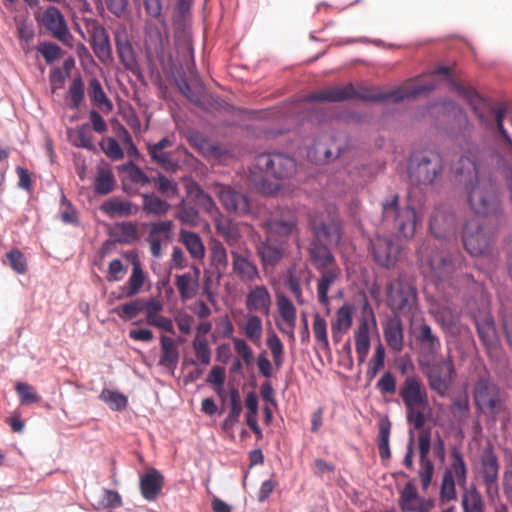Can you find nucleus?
Instances as JSON below:
<instances>
[{"label": "nucleus", "mask_w": 512, "mask_h": 512, "mask_svg": "<svg viewBox=\"0 0 512 512\" xmlns=\"http://www.w3.org/2000/svg\"><path fill=\"white\" fill-rule=\"evenodd\" d=\"M434 84L407 83L392 90L383 91L378 87H355L353 84L344 86H332L313 92L307 96L309 101L317 102H341L345 100L362 101H393L400 102L406 98H414L420 94L430 92L434 89Z\"/></svg>", "instance_id": "1"}, {"label": "nucleus", "mask_w": 512, "mask_h": 512, "mask_svg": "<svg viewBox=\"0 0 512 512\" xmlns=\"http://www.w3.org/2000/svg\"><path fill=\"white\" fill-rule=\"evenodd\" d=\"M455 170L459 175L467 174L470 177V182L466 186L467 200L475 214L484 217H498L502 214L501 201L495 183L480 175L472 159L466 156L460 157L459 166Z\"/></svg>", "instance_id": "2"}, {"label": "nucleus", "mask_w": 512, "mask_h": 512, "mask_svg": "<svg viewBox=\"0 0 512 512\" xmlns=\"http://www.w3.org/2000/svg\"><path fill=\"white\" fill-rule=\"evenodd\" d=\"M399 397L405 407L406 419L415 430H420L426 422L425 410L429 406L426 387L418 375L407 376L399 388Z\"/></svg>", "instance_id": "3"}, {"label": "nucleus", "mask_w": 512, "mask_h": 512, "mask_svg": "<svg viewBox=\"0 0 512 512\" xmlns=\"http://www.w3.org/2000/svg\"><path fill=\"white\" fill-rule=\"evenodd\" d=\"M417 253L423 274L435 281L448 279L463 263L460 253H448L430 245L423 244Z\"/></svg>", "instance_id": "4"}, {"label": "nucleus", "mask_w": 512, "mask_h": 512, "mask_svg": "<svg viewBox=\"0 0 512 512\" xmlns=\"http://www.w3.org/2000/svg\"><path fill=\"white\" fill-rule=\"evenodd\" d=\"M382 218L384 222L393 226L399 238L404 239L413 238L421 222L414 207H400L398 194H392L382 202Z\"/></svg>", "instance_id": "5"}, {"label": "nucleus", "mask_w": 512, "mask_h": 512, "mask_svg": "<svg viewBox=\"0 0 512 512\" xmlns=\"http://www.w3.org/2000/svg\"><path fill=\"white\" fill-rule=\"evenodd\" d=\"M310 227L314 240L338 246L342 238V223L334 207H327L310 216Z\"/></svg>", "instance_id": "6"}, {"label": "nucleus", "mask_w": 512, "mask_h": 512, "mask_svg": "<svg viewBox=\"0 0 512 512\" xmlns=\"http://www.w3.org/2000/svg\"><path fill=\"white\" fill-rule=\"evenodd\" d=\"M387 305L402 315L413 314L417 307V290L406 278L399 276L387 286Z\"/></svg>", "instance_id": "7"}, {"label": "nucleus", "mask_w": 512, "mask_h": 512, "mask_svg": "<svg viewBox=\"0 0 512 512\" xmlns=\"http://www.w3.org/2000/svg\"><path fill=\"white\" fill-rule=\"evenodd\" d=\"M442 157L433 150H423L413 154L410 161V178L419 184H431L441 173Z\"/></svg>", "instance_id": "8"}, {"label": "nucleus", "mask_w": 512, "mask_h": 512, "mask_svg": "<svg viewBox=\"0 0 512 512\" xmlns=\"http://www.w3.org/2000/svg\"><path fill=\"white\" fill-rule=\"evenodd\" d=\"M429 387L439 396L446 395L455 376V367L450 355L442 360L431 359L421 363Z\"/></svg>", "instance_id": "9"}, {"label": "nucleus", "mask_w": 512, "mask_h": 512, "mask_svg": "<svg viewBox=\"0 0 512 512\" xmlns=\"http://www.w3.org/2000/svg\"><path fill=\"white\" fill-rule=\"evenodd\" d=\"M462 241L471 256H487L492 253L495 233L483 227L478 220H468L462 233Z\"/></svg>", "instance_id": "10"}, {"label": "nucleus", "mask_w": 512, "mask_h": 512, "mask_svg": "<svg viewBox=\"0 0 512 512\" xmlns=\"http://www.w3.org/2000/svg\"><path fill=\"white\" fill-rule=\"evenodd\" d=\"M499 468L498 457L493 448L486 447L480 454L477 471L490 502H495L499 498Z\"/></svg>", "instance_id": "11"}, {"label": "nucleus", "mask_w": 512, "mask_h": 512, "mask_svg": "<svg viewBox=\"0 0 512 512\" xmlns=\"http://www.w3.org/2000/svg\"><path fill=\"white\" fill-rule=\"evenodd\" d=\"M255 168L261 170L265 175L277 179L287 178L296 170L295 160L282 153H263L255 159Z\"/></svg>", "instance_id": "12"}, {"label": "nucleus", "mask_w": 512, "mask_h": 512, "mask_svg": "<svg viewBox=\"0 0 512 512\" xmlns=\"http://www.w3.org/2000/svg\"><path fill=\"white\" fill-rule=\"evenodd\" d=\"M214 193L219 198L223 208L237 216H245L252 212V203L246 194L229 185L215 184Z\"/></svg>", "instance_id": "13"}, {"label": "nucleus", "mask_w": 512, "mask_h": 512, "mask_svg": "<svg viewBox=\"0 0 512 512\" xmlns=\"http://www.w3.org/2000/svg\"><path fill=\"white\" fill-rule=\"evenodd\" d=\"M288 242L272 235L259 239L255 245L256 254L264 269L277 266L285 257Z\"/></svg>", "instance_id": "14"}, {"label": "nucleus", "mask_w": 512, "mask_h": 512, "mask_svg": "<svg viewBox=\"0 0 512 512\" xmlns=\"http://www.w3.org/2000/svg\"><path fill=\"white\" fill-rule=\"evenodd\" d=\"M474 400L482 411L498 413L501 407L499 387L486 377L479 378L474 387Z\"/></svg>", "instance_id": "15"}, {"label": "nucleus", "mask_w": 512, "mask_h": 512, "mask_svg": "<svg viewBox=\"0 0 512 512\" xmlns=\"http://www.w3.org/2000/svg\"><path fill=\"white\" fill-rule=\"evenodd\" d=\"M374 261L383 268H393L400 254L399 246L389 237L375 236L370 240Z\"/></svg>", "instance_id": "16"}, {"label": "nucleus", "mask_w": 512, "mask_h": 512, "mask_svg": "<svg viewBox=\"0 0 512 512\" xmlns=\"http://www.w3.org/2000/svg\"><path fill=\"white\" fill-rule=\"evenodd\" d=\"M51 36L63 44H69L72 35L69 31L65 17L61 11L55 6L47 7L40 18H37Z\"/></svg>", "instance_id": "17"}, {"label": "nucleus", "mask_w": 512, "mask_h": 512, "mask_svg": "<svg viewBox=\"0 0 512 512\" xmlns=\"http://www.w3.org/2000/svg\"><path fill=\"white\" fill-rule=\"evenodd\" d=\"M87 32L95 56L104 64L110 62L112 47L106 29L97 20H91L87 24Z\"/></svg>", "instance_id": "18"}, {"label": "nucleus", "mask_w": 512, "mask_h": 512, "mask_svg": "<svg viewBox=\"0 0 512 512\" xmlns=\"http://www.w3.org/2000/svg\"><path fill=\"white\" fill-rule=\"evenodd\" d=\"M244 305L248 313L268 317L272 307V295L264 284L250 286L245 295Z\"/></svg>", "instance_id": "19"}, {"label": "nucleus", "mask_w": 512, "mask_h": 512, "mask_svg": "<svg viewBox=\"0 0 512 512\" xmlns=\"http://www.w3.org/2000/svg\"><path fill=\"white\" fill-rule=\"evenodd\" d=\"M232 270L243 282H255L260 279L257 265L251 259V252L241 253L238 249L231 250Z\"/></svg>", "instance_id": "20"}, {"label": "nucleus", "mask_w": 512, "mask_h": 512, "mask_svg": "<svg viewBox=\"0 0 512 512\" xmlns=\"http://www.w3.org/2000/svg\"><path fill=\"white\" fill-rule=\"evenodd\" d=\"M429 227L437 239H447L455 233V217L445 207H436L431 215Z\"/></svg>", "instance_id": "21"}, {"label": "nucleus", "mask_w": 512, "mask_h": 512, "mask_svg": "<svg viewBox=\"0 0 512 512\" xmlns=\"http://www.w3.org/2000/svg\"><path fill=\"white\" fill-rule=\"evenodd\" d=\"M434 506L430 499L421 498L415 485L409 481L400 493L399 507L402 512H429Z\"/></svg>", "instance_id": "22"}, {"label": "nucleus", "mask_w": 512, "mask_h": 512, "mask_svg": "<svg viewBox=\"0 0 512 512\" xmlns=\"http://www.w3.org/2000/svg\"><path fill=\"white\" fill-rule=\"evenodd\" d=\"M172 145L173 142L168 137L162 138L157 143L147 144V151L151 161L168 172H175L179 167L178 163L172 158L171 153L166 151Z\"/></svg>", "instance_id": "23"}, {"label": "nucleus", "mask_w": 512, "mask_h": 512, "mask_svg": "<svg viewBox=\"0 0 512 512\" xmlns=\"http://www.w3.org/2000/svg\"><path fill=\"white\" fill-rule=\"evenodd\" d=\"M330 247L332 246L322 241L313 239L310 242L308 248L309 258L317 271L339 266Z\"/></svg>", "instance_id": "24"}, {"label": "nucleus", "mask_w": 512, "mask_h": 512, "mask_svg": "<svg viewBox=\"0 0 512 512\" xmlns=\"http://www.w3.org/2000/svg\"><path fill=\"white\" fill-rule=\"evenodd\" d=\"M169 36L166 30H161L157 25L149 24L146 27L145 48L148 55L163 58Z\"/></svg>", "instance_id": "25"}, {"label": "nucleus", "mask_w": 512, "mask_h": 512, "mask_svg": "<svg viewBox=\"0 0 512 512\" xmlns=\"http://www.w3.org/2000/svg\"><path fill=\"white\" fill-rule=\"evenodd\" d=\"M139 486L143 498L154 501L162 491L164 476L157 469L151 468L140 477Z\"/></svg>", "instance_id": "26"}, {"label": "nucleus", "mask_w": 512, "mask_h": 512, "mask_svg": "<svg viewBox=\"0 0 512 512\" xmlns=\"http://www.w3.org/2000/svg\"><path fill=\"white\" fill-rule=\"evenodd\" d=\"M318 273L317 299L321 305L328 307L330 305L328 292L330 288L340 280L341 269L339 266H336L329 269L319 270Z\"/></svg>", "instance_id": "27"}, {"label": "nucleus", "mask_w": 512, "mask_h": 512, "mask_svg": "<svg viewBox=\"0 0 512 512\" xmlns=\"http://www.w3.org/2000/svg\"><path fill=\"white\" fill-rule=\"evenodd\" d=\"M277 308L280 317L287 325L288 329L283 328L279 323L277 324L278 329L282 333H286L289 338L294 341V329L296 326L297 310L294 307L292 301L285 295L277 296Z\"/></svg>", "instance_id": "28"}, {"label": "nucleus", "mask_w": 512, "mask_h": 512, "mask_svg": "<svg viewBox=\"0 0 512 512\" xmlns=\"http://www.w3.org/2000/svg\"><path fill=\"white\" fill-rule=\"evenodd\" d=\"M353 323V306L345 304L341 306L335 315V320L331 323V334L333 341L338 344L343 335L351 328Z\"/></svg>", "instance_id": "29"}, {"label": "nucleus", "mask_w": 512, "mask_h": 512, "mask_svg": "<svg viewBox=\"0 0 512 512\" xmlns=\"http://www.w3.org/2000/svg\"><path fill=\"white\" fill-rule=\"evenodd\" d=\"M215 229L217 234L224 239L229 247H231V250L237 248L242 239L238 223L228 218L220 217L215 220Z\"/></svg>", "instance_id": "30"}, {"label": "nucleus", "mask_w": 512, "mask_h": 512, "mask_svg": "<svg viewBox=\"0 0 512 512\" xmlns=\"http://www.w3.org/2000/svg\"><path fill=\"white\" fill-rule=\"evenodd\" d=\"M384 337L387 345L395 352L402 351L404 347L403 324L398 316L390 318L384 328Z\"/></svg>", "instance_id": "31"}, {"label": "nucleus", "mask_w": 512, "mask_h": 512, "mask_svg": "<svg viewBox=\"0 0 512 512\" xmlns=\"http://www.w3.org/2000/svg\"><path fill=\"white\" fill-rule=\"evenodd\" d=\"M100 210L109 216L127 217L138 212V207L128 200H122L118 197H111L100 206Z\"/></svg>", "instance_id": "32"}, {"label": "nucleus", "mask_w": 512, "mask_h": 512, "mask_svg": "<svg viewBox=\"0 0 512 512\" xmlns=\"http://www.w3.org/2000/svg\"><path fill=\"white\" fill-rule=\"evenodd\" d=\"M417 340L426 356H429L431 359L437 356L441 348V342L428 324L420 325Z\"/></svg>", "instance_id": "33"}, {"label": "nucleus", "mask_w": 512, "mask_h": 512, "mask_svg": "<svg viewBox=\"0 0 512 512\" xmlns=\"http://www.w3.org/2000/svg\"><path fill=\"white\" fill-rule=\"evenodd\" d=\"M355 349L360 364L364 363L370 350L369 322L363 318L355 333Z\"/></svg>", "instance_id": "34"}, {"label": "nucleus", "mask_w": 512, "mask_h": 512, "mask_svg": "<svg viewBox=\"0 0 512 512\" xmlns=\"http://www.w3.org/2000/svg\"><path fill=\"white\" fill-rule=\"evenodd\" d=\"M161 356L159 359V365L174 369L177 366L179 360V350L174 339L161 336Z\"/></svg>", "instance_id": "35"}, {"label": "nucleus", "mask_w": 512, "mask_h": 512, "mask_svg": "<svg viewBox=\"0 0 512 512\" xmlns=\"http://www.w3.org/2000/svg\"><path fill=\"white\" fill-rule=\"evenodd\" d=\"M444 472H450V475L457 481V484L461 488L466 487L468 470L460 450H452L450 467L447 468Z\"/></svg>", "instance_id": "36"}, {"label": "nucleus", "mask_w": 512, "mask_h": 512, "mask_svg": "<svg viewBox=\"0 0 512 512\" xmlns=\"http://www.w3.org/2000/svg\"><path fill=\"white\" fill-rule=\"evenodd\" d=\"M244 335L254 344H258L263 333V322L258 314L247 313L245 322L238 324Z\"/></svg>", "instance_id": "37"}, {"label": "nucleus", "mask_w": 512, "mask_h": 512, "mask_svg": "<svg viewBox=\"0 0 512 512\" xmlns=\"http://www.w3.org/2000/svg\"><path fill=\"white\" fill-rule=\"evenodd\" d=\"M297 225L294 217L288 219H269L262 223V227L273 236V234L281 237L288 236L292 233Z\"/></svg>", "instance_id": "38"}, {"label": "nucleus", "mask_w": 512, "mask_h": 512, "mask_svg": "<svg viewBox=\"0 0 512 512\" xmlns=\"http://www.w3.org/2000/svg\"><path fill=\"white\" fill-rule=\"evenodd\" d=\"M88 95L91 101L103 112H110L113 109L112 102L106 96L102 85L97 78L90 79Z\"/></svg>", "instance_id": "39"}, {"label": "nucleus", "mask_w": 512, "mask_h": 512, "mask_svg": "<svg viewBox=\"0 0 512 512\" xmlns=\"http://www.w3.org/2000/svg\"><path fill=\"white\" fill-rule=\"evenodd\" d=\"M180 240L190 253L191 257L195 259H202L205 255V247L201 237L191 231L181 230Z\"/></svg>", "instance_id": "40"}, {"label": "nucleus", "mask_w": 512, "mask_h": 512, "mask_svg": "<svg viewBox=\"0 0 512 512\" xmlns=\"http://www.w3.org/2000/svg\"><path fill=\"white\" fill-rule=\"evenodd\" d=\"M477 333L483 344L492 348L497 344V333L494 321L491 317H485L476 321Z\"/></svg>", "instance_id": "41"}, {"label": "nucleus", "mask_w": 512, "mask_h": 512, "mask_svg": "<svg viewBox=\"0 0 512 512\" xmlns=\"http://www.w3.org/2000/svg\"><path fill=\"white\" fill-rule=\"evenodd\" d=\"M145 281V275L138 261L133 262L131 275L123 287L124 297L130 298L135 296L141 290Z\"/></svg>", "instance_id": "42"}, {"label": "nucleus", "mask_w": 512, "mask_h": 512, "mask_svg": "<svg viewBox=\"0 0 512 512\" xmlns=\"http://www.w3.org/2000/svg\"><path fill=\"white\" fill-rule=\"evenodd\" d=\"M463 489L461 504L464 512H484V501L480 492L474 486Z\"/></svg>", "instance_id": "43"}, {"label": "nucleus", "mask_w": 512, "mask_h": 512, "mask_svg": "<svg viewBox=\"0 0 512 512\" xmlns=\"http://www.w3.org/2000/svg\"><path fill=\"white\" fill-rule=\"evenodd\" d=\"M143 204L142 209L146 214H152L156 216L165 215L170 205L162 200L160 197L156 196L153 193H144L142 194Z\"/></svg>", "instance_id": "44"}, {"label": "nucleus", "mask_w": 512, "mask_h": 512, "mask_svg": "<svg viewBox=\"0 0 512 512\" xmlns=\"http://www.w3.org/2000/svg\"><path fill=\"white\" fill-rule=\"evenodd\" d=\"M116 50L123 66L128 70H133L137 65V60L131 43L126 38L117 37Z\"/></svg>", "instance_id": "45"}, {"label": "nucleus", "mask_w": 512, "mask_h": 512, "mask_svg": "<svg viewBox=\"0 0 512 512\" xmlns=\"http://www.w3.org/2000/svg\"><path fill=\"white\" fill-rule=\"evenodd\" d=\"M70 139L74 146L87 150H94L93 135L89 124H82L70 133Z\"/></svg>", "instance_id": "46"}, {"label": "nucleus", "mask_w": 512, "mask_h": 512, "mask_svg": "<svg viewBox=\"0 0 512 512\" xmlns=\"http://www.w3.org/2000/svg\"><path fill=\"white\" fill-rule=\"evenodd\" d=\"M241 412L242 404L239 392L236 389H232L230 392V409L222 423L223 429L228 430L233 428L239 422Z\"/></svg>", "instance_id": "47"}, {"label": "nucleus", "mask_w": 512, "mask_h": 512, "mask_svg": "<svg viewBox=\"0 0 512 512\" xmlns=\"http://www.w3.org/2000/svg\"><path fill=\"white\" fill-rule=\"evenodd\" d=\"M455 86V89L464 96L465 99L468 100L470 105L472 106L475 114L478 116V118L481 120V122L488 125V121L484 115V113L481 111L480 106L484 104V100L480 97V95L472 88L464 87L460 84L453 83Z\"/></svg>", "instance_id": "48"}, {"label": "nucleus", "mask_w": 512, "mask_h": 512, "mask_svg": "<svg viewBox=\"0 0 512 512\" xmlns=\"http://www.w3.org/2000/svg\"><path fill=\"white\" fill-rule=\"evenodd\" d=\"M175 286L181 300L187 301L192 299L196 294L197 280H194L190 274L177 275L175 278Z\"/></svg>", "instance_id": "49"}, {"label": "nucleus", "mask_w": 512, "mask_h": 512, "mask_svg": "<svg viewBox=\"0 0 512 512\" xmlns=\"http://www.w3.org/2000/svg\"><path fill=\"white\" fill-rule=\"evenodd\" d=\"M115 186V178L109 169H99L94 181V189L97 194L106 195L110 193Z\"/></svg>", "instance_id": "50"}, {"label": "nucleus", "mask_w": 512, "mask_h": 512, "mask_svg": "<svg viewBox=\"0 0 512 512\" xmlns=\"http://www.w3.org/2000/svg\"><path fill=\"white\" fill-rule=\"evenodd\" d=\"M85 97V86L82 78L76 77L68 87L67 99L70 100V108L79 109Z\"/></svg>", "instance_id": "51"}, {"label": "nucleus", "mask_w": 512, "mask_h": 512, "mask_svg": "<svg viewBox=\"0 0 512 512\" xmlns=\"http://www.w3.org/2000/svg\"><path fill=\"white\" fill-rule=\"evenodd\" d=\"M342 149L339 146L328 147L322 141L315 142L311 151H309V155L313 152L317 157V161L322 163H328L339 157Z\"/></svg>", "instance_id": "52"}, {"label": "nucleus", "mask_w": 512, "mask_h": 512, "mask_svg": "<svg viewBox=\"0 0 512 512\" xmlns=\"http://www.w3.org/2000/svg\"><path fill=\"white\" fill-rule=\"evenodd\" d=\"M210 258L212 264L219 271H225L228 267V254L223 243L215 240L210 246Z\"/></svg>", "instance_id": "53"}, {"label": "nucleus", "mask_w": 512, "mask_h": 512, "mask_svg": "<svg viewBox=\"0 0 512 512\" xmlns=\"http://www.w3.org/2000/svg\"><path fill=\"white\" fill-rule=\"evenodd\" d=\"M312 330L316 341L319 343L324 351L330 350L328 335H327V322L319 314L314 315Z\"/></svg>", "instance_id": "54"}, {"label": "nucleus", "mask_w": 512, "mask_h": 512, "mask_svg": "<svg viewBox=\"0 0 512 512\" xmlns=\"http://www.w3.org/2000/svg\"><path fill=\"white\" fill-rule=\"evenodd\" d=\"M99 398L114 411L123 410L127 405V397L125 395L107 388L101 391Z\"/></svg>", "instance_id": "55"}, {"label": "nucleus", "mask_w": 512, "mask_h": 512, "mask_svg": "<svg viewBox=\"0 0 512 512\" xmlns=\"http://www.w3.org/2000/svg\"><path fill=\"white\" fill-rule=\"evenodd\" d=\"M391 424L389 421H382L379 424L378 434V450L382 460L389 459L391 456L389 448V437H390Z\"/></svg>", "instance_id": "56"}, {"label": "nucleus", "mask_w": 512, "mask_h": 512, "mask_svg": "<svg viewBox=\"0 0 512 512\" xmlns=\"http://www.w3.org/2000/svg\"><path fill=\"white\" fill-rule=\"evenodd\" d=\"M266 344L271 351L274 365L279 369L284 361V345L275 332H271Z\"/></svg>", "instance_id": "57"}, {"label": "nucleus", "mask_w": 512, "mask_h": 512, "mask_svg": "<svg viewBox=\"0 0 512 512\" xmlns=\"http://www.w3.org/2000/svg\"><path fill=\"white\" fill-rule=\"evenodd\" d=\"M192 347L195 352L196 359L203 365H208L211 362V349L205 337L196 335L192 342Z\"/></svg>", "instance_id": "58"}, {"label": "nucleus", "mask_w": 512, "mask_h": 512, "mask_svg": "<svg viewBox=\"0 0 512 512\" xmlns=\"http://www.w3.org/2000/svg\"><path fill=\"white\" fill-rule=\"evenodd\" d=\"M163 311V303L156 298H150L148 300L143 299L142 312L146 314V322L149 325H153V323L161 317V312Z\"/></svg>", "instance_id": "59"}, {"label": "nucleus", "mask_w": 512, "mask_h": 512, "mask_svg": "<svg viewBox=\"0 0 512 512\" xmlns=\"http://www.w3.org/2000/svg\"><path fill=\"white\" fill-rule=\"evenodd\" d=\"M206 382L213 385L214 391L225 398L223 386L225 383V369L221 366H213L207 376Z\"/></svg>", "instance_id": "60"}, {"label": "nucleus", "mask_w": 512, "mask_h": 512, "mask_svg": "<svg viewBox=\"0 0 512 512\" xmlns=\"http://www.w3.org/2000/svg\"><path fill=\"white\" fill-rule=\"evenodd\" d=\"M15 390L22 404L38 403L41 400L36 389L27 383L17 382Z\"/></svg>", "instance_id": "61"}, {"label": "nucleus", "mask_w": 512, "mask_h": 512, "mask_svg": "<svg viewBox=\"0 0 512 512\" xmlns=\"http://www.w3.org/2000/svg\"><path fill=\"white\" fill-rule=\"evenodd\" d=\"M142 305L143 299H136L115 308V312L121 319L131 320L142 312Z\"/></svg>", "instance_id": "62"}, {"label": "nucleus", "mask_w": 512, "mask_h": 512, "mask_svg": "<svg viewBox=\"0 0 512 512\" xmlns=\"http://www.w3.org/2000/svg\"><path fill=\"white\" fill-rule=\"evenodd\" d=\"M152 182H154L157 190L166 197H174L178 193L177 183L161 173L153 178Z\"/></svg>", "instance_id": "63"}, {"label": "nucleus", "mask_w": 512, "mask_h": 512, "mask_svg": "<svg viewBox=\"0 0 512 512\" xmlns=\"http://www.w3.org/2000/svg\"><path fill=\"white\" fill-rule=\"evenodd\" d=\"M37 51L43 56L47 64H52L62 56V49L52 42L40 43L37 47Z\"/></svg>", "instance_id": "64"}]
</instances>
